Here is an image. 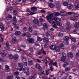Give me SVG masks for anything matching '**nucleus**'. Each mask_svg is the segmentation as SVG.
<instances>
[{
	"mask_svg": "<svg viewBox=\"0 0 79 79\" xmlns=\"http://www.w3.org/2000/svg\"><path fill=\"white\" fill-rule=\"evenodd\" d=\"M53 16V15L52 14L49 15L48 16H47V19L49 23H52V21H53V19L52 17Z\"/></svg>",
	"mask_w": 79,
	"mask_h": 79,
	"instance_id": "obj_1",
	"label": "nucleus"
},
{
	"mask_svg": "<svg viewBox=\"0 0 79 79\" xmlns=\"http://www.w3.org/2000/svg\"><path fill=\"white\" fill-rule=\"evenodd\" d=\"M61 20L60 19H58V20H57V22H55L54 21H53L52 22V24H54V25H52L53 27H55V28H58L56 26L57 25H58V23L59 22L61 21Z\"/></svg>",
	"mask_w": 79,
	"mask_h": 79,
	"instance_id": "obj_2",
	"label": "nucleus"
},
{
	"mask_svg": "<svg viewBox=\"0 0 79 79\" xmlns=\"http://www.w3.org/2000/svg\"><path fill=\"white\" fill-rule=\"evenodd\" d=\"M28 41L29 44H34V40L32 38H30L27 39Z\"/></svg>",
	"mask_w": 79,
	"mask_h": 79,
	"instance_id": "obj_3",
	"label": "nucleus"
},
{
	"mask_svg": "<svg viewBox=\"0 0 79 79\" xmlns=\"http://www.w3.org/2000/svg\"><path fill=\"white\" fill-rule=\"evenodd\" d=\"M24 73L26 74L27 75H29V68L26 67L25 68L24 70Z\"/></svg>",
	"mask_w": 79,
	"mask_h": 79,
	"instance_id": "obj_4",
	"label": "nucleus"
},
{
	"mask_svg": "<svg viewBox=\"0 0 79 79\" xmlns=\"http://www.w3.org/2000/svg\"><path fill=\"white\" fill-rule=\"evenodd\" d=\"M5 69L4 70V71L6 72H9L11 70V69L10 68V67L8 65H5Z\"/></svg>",
	"mask_w": 79,
	"mask_h": 79,
	"instance_id": "obj_5",
	"label": "nucleus"
},
{
	"mask_svg": "<svg viewBox=\"0 0 79 79\" xmlns=\"http://www.w3.org/2000/svg\"><path fill=\"white\" fill-rule=\"evenodd\" d=\"M36 68L37 69H40V71H42V69L40 67V65H39V64H37L35 65Z\"/></svg>",
	"mask_w": 79,
	"mask_h": 79,
	"instance_id": "obj_6",
	"label": "nucleus"
},
{
	"mask_svg": "<svg viewBox=\"0 0 79 79\" xmlns=\"http://www.w3.org/2000/svg\"><path fill=\"white\" fill-rule=\"evenodd\" d=\"M73 5L72 4H69L67 6V8L69 10H72L73 8Z\"/></svg>",
	"mask_w": 79,
	"mask_h": 79,
	"instance_id": "obj_7",
	"label": "nucleus"
},
{
	"mask_svg": "<svg viewBox=\"0 0 79 79\" xmlns=\"http://www.w3.org/2000/svg\"><path fill=\"white\" fill-rule=\"evenodd\" d=\"M7 20H11L12 19V15H9L6 18Z\"/></svg>",
	"mask_w": 79,
	"mask_h": 79,
	"instance_id": "obj_8",
	"label": "nucleus"
},
{
	"mask_svg": "<svg viewBox=\"0 0 79 79\" xmlns=\"http://www.w3.org/2000/svg\"><path fill=\"white\" fill-rule=\"evenodd\" d=\"M68 56L69 58H72V57H73V54L72 52H69L68 53Z\"/></svg>",
	"mask_w": 79,
	"mask_h": 79,
	"instance_id": "obj_9",
	"label": "nucleus"
},
{
	"mask_svg": "<svg viewBox=\"0 0 79 79\" xmlns=\"http://www.w3.org/2000/svg\"><path fill=\"white\" fill-rule=\"evenodd\" d=\"M56 52H58L60 51V48L59 46H57L55 48V49Z\"/></svg>",
	"mask_w": 79,
	"mask_h": 79,
	"instance_id": "obj_10",
	"label": "nucleus"
},
{
	"mask_svg": "<svg viewBox=\"0 0 79 79\" xmlns=\"http://www.w3.org/2000/svg\"><path fill=\"white\" fill-rule=\"evenodd\" d=\"M52 14V15H53V16H58L60 15V13L59 12H54Z\"/></svg>",
	"mask_w": 79,
	"mask_h": 79,
	"instance_id": "obj_11",
	"label": "nucleus"
},
{
	"mask_svg": "<svg viewBox=\"0 0 79 79\" xmlns=\"http://www.w3.org/2000/svg\"><path fill=\"white\" fill-rule=\"evenodd\" d=\"M74 27H75L76 29H78V28H79V24H78V23H76L74 25Z\"/></svg>",
	"mask_w": 79,
	"mask_h": 79,
	"instance_id": "obj_12",
	"label": "nucleus"
},
{
	"mask_svg": "<svg viewBox=\"0 0 79 79\" xmlns=\"http://www.w3.org/2000/svg\"><path fill=\"white\" fill-rule=\"evenodd\" d=\"M7 55V53L6 52H1V55L2 57H4V56H5L6 55Z\"/></svg>",
	"mask_w": 79,
	"mask_h": 79,
	"instance_id": "obj_13",
	"label": "nucleus"
},
{
	"mask_svg": "<svg viewBox=\"0 0 79 79\" xmlns=\"http://www.w3.org/2000/svg\"><path fill=\"white\" fill-rule=\"evenodd\" d=\"M73 14L74 15H73L74 18H77V17H79V15L78 14H76V13L73 12Z\"/></svg>",
	"mask_w": 79,
	"mask_h": 79,
	"instance_id": "obj_14",
	"label": "nucleus"
},
{
	"mask_svg": "<svg viewBox=\"0 0 79 79\" xmlns=\"http://www.w3.org/2000/svg\"><path fill=\"white\" fill-rule=\"evenodd\" d=\"M43 40L44 42H49L48 39L46 37L44 38L43 39Z\"/></svg>",
	"mask_w": 79,
	"mask_h": 79,
	"instance_id": "obj_15",
	"label": "nucleus"
},
{
	"mask_svg": "<svg viewBox=\"0 0 79 79\" xmlns=\"http://www.w3.org/2000/svg\"><path fill=\"white\" fill-rule=\"evenodd\" d=\"M33 22L34 23L36 24H39V21L36 19L33 20Z\"/></svg>",
	"mask_w": 79,
	"mask_h": 79,
	"instance_id": "obj_16",
	"label": "nucleus"
},
{
	"mask_svg": "<svg viewBox=\"0 0 79 79\" xmlns=\"http://www.w3.org/2000/svg\"><path fill=\"white\" fill-rule=\"evenodd\" d=\"M49 6L51 8H53L55 7V5L53 3H50L49 4Z\"/></svg>",
	"mask_w": 79,
	"mask_h": 79,
	"instance_id": "obj_17",
	"label": "nucleus"
},
{
	"mask_svg": "<svg viewBox=\"0 0 79 79\" xmlns=\"http://www.w3.org/2000/svg\"><path fill=\"white\" fill-rule=\"evenodd\" d=\"M64 40H66L68 41L69 40V37L68 36H65L64 37Z\"/></svg>",
	"mask_w": 79,
	"mask_h": 79,
	"instance_id": "obj_18",
	"label": "nucleus"
},
{
	"mask_svg": "<svg viewBox=\"0 0 79 79\" xmlns=\"http://www.w3.org/2000/svg\"><path fill=\"white\" fill-rule=\"evenodd\" d=\"M44 71H44L42 72L40 76V78H43V77H44Z\"/></svg>",
	"mask_w": 79,
	"mask_h": 79,
	"instance_id": "obj_19",
	"label": "nucleus"
},
{
	"mask_svg": "<svg viewBox=\"0 0 79 79\" xmlns=\"http://www.w3.org/2000/svg\"><path fill=\"white\" fill-rule=\"evenodd\" d=\"M37 77L36 75H34L33 76H31L29 79H34Z\"/></svg>",
	"mask_w": 79,
	"mask_h": 79,
	"instance_id": "obj_20",
	"label": "nucleus"
},
{
	"mask_svg": "<svg viewBox=\"0 0 79 79\" xmlns=\"http://www.w3.org/2000/svg\"><path fill=\"white\" fill-rule=\"evenodd\" d=\"M65 60H66V56H63L61 57V61L64 62L65 61Z\"/></svg>",
	"mask_w": 79,
	"mask_h": 79,
	"instance_id": "obj_21",
	"label": "nucleus"
},
{
	"mask_svg": "<svg viewBox=\"0 0 79 79\" xmlns=\"http://www.w3.org/2000/svg\"><path fill=\"white\" fill-rule=\"evenodd\" d=\"M0 28H1V30L4 31L5 29V27H4L3 25V24L2 23L0 24Z\"/></svg>",
	"mask_w": 79,
	"mask_h": 79,
	"instance_id": "obj_22",
	"label": "nucleus"
},
{
	"mask_svg": "<svg viewBox=\"0 0 79 79\" xmlns=\"http://www.w3.org/2000/svg\"><path fill=\"white\" fill-rule=\"evenodd\" d=\"M44 29H48V27L47 26V24L46 23H44Z\"/></svg>",
	"mask_w": 79,
	"mask_h": 79,
	"instance_id": "obj_23",
	"label": "nucleus"
},
{
	"mask_svg": "<svg viewBox=\"0 0 79 79\" xmlns=\"http://www.w3.org/2000/svg\"><path fill=\"white\" fill-rule=\"evenodd\" d=\"M55 46L54 45H52L50 47V48L51 50H54L55 49Z\"/></svg>",
	"mask_w": 79,
	"mask_h": 79,
	"instance_id": "obj_24",
	"label": "nucleus"
},
{
	"mask_svg": "<svg viewBox=\"0 0 79 79\" xmlns=\"http://www.w3.org/2000/svg\"><path fill=\"white\" fill-rule=\"evenodd\" d=\"M60 47L61 49H64V44L61 43L60 46Z\"/></svg>",
	"mask_w": 79,
	"mask_h": 79,
	"instance_id": "obj_25",
	"label": "nucleus"
},
{
	"mask_svg": "<svg viewBox=\"0 0 79 79\" xmlns=\"http://www.w3.org/2000/svg\"><path fill=\"white\" fill-rule=\"evenodd\" d=\"M19 57V56L17 54H15L14 57V59L15 60H18V58Z\"/></svg>",
	"mask_w": 79,
	"mask_h": 79,
	"instance_id": "obj_26",
	"label": "nucleus"
},
{
	"mask_svg": "<svg viewBox=\"0 0 79 79\" xmlns=\"http://www.w3.org/2000/svg\"><path fill=\"white\" fill-rule=\"evenodd\" d=\"M21 1V0H17L16 1L14 2V3L15 5H18L19 4L18 3H19V2Z\"/></svg>",
	"mask_w": 79,
	"mask_h": 79,
	"instance_id": "obj_27",
	"label": "nucleus"
},
{
	"mask_svg": "<svg viewBox=\"0 0 79 79\" xmlns=\"http://www.w3.org/2000/svg\"><path fill=\"white\" fill-rule=\"evenodd\" d=\"M37 39L38 41H39V42H41V41L42 40V38L39 36H37Z\"/></svg>",
	"mask_w": 79,
	"mask_h": 79,
	"instance_id": "obj_28",
	"label": "nucleus"
},
{
	"mask_svg": "<svg viewBox=\"0 0 79 79\" xmlns=\"http://www.w3.org/2000/svg\"><path fill=\"white\" fill-rule=\"evenodd\" d=\"M14 58V56H13L11 54H10L9 55V59H10V60H12L13 58Z\"/></svg>",
	"mask_w": 79,
	"mask_h": 79,
	"instance_id": "obj_29",
	"label": "nucleus"
},
{
	"mask_svg": "<svg viewBox=\"0 0 79 79\" xmlns=\"http://www.w3.org/2000/svg\"><path fill=\"white\" fill-rule=\"evenodd\" d=\"M33 64H34V61L33 60L28 61V64H29V65L31 66Z\"/></svg>",
	"mask_w": 79,
	"mask_h": 79,
	"instance_id": "obj_30",
	"label": "nucleus"
},
{
	"mask_svg": "<svg viewBox=\"0 0 79 79\" xmlns=\"http://www.w3.org/2000/svg\"><path fill=\"white\" fill-rule=\"evenodd\" d=\"M15 34L16 35H18L21 34V32L19 31H17L15 33Z\"/></svg>",
	"mask_w": 79,
	"mask_h": 79,
	"instance_id": "obj_31",
	"label": "nucleus"
},
{
	"mask_svg": "<svg viewBox=\"0 0 79 79\" xmlns=\"http://www.w3.org/2000/svg\"><path fill=\"white\" fill-rule=\"evenodd\" d=\"M3 41V39L2 35H0V42H2Z\"/></svg>",
	"mask_w": 79,
	"mask_h": 79,
	"instance_id": "obj_32",
	"label": "nucleus"
},
{
	"mask_svg": "<svg viewBox=\"0 0 79 79\" xmlns=\"http://www.w3.org/2000/svg\"><path fill=\"white\" fill-rule=\"evenodd\" d=\"M37 10V9L35 6H34L31 8V10H33V11H36Z\"/></svg>",
	"mask_w": 79,
	"mask_h": 79,
	"instance_id": "obj_33",
	"label": "nucleus"
},
{
	"mask_svg": "<svg viewBox=\"0 0 79 79\" xmlns=\"http://www.w3.org/2000/svg\"><path fill=\"white\" fill-rule=\"evenodd\" d=\"M18 66H19V67L22 68L23 67V66H24V64L22 63H19L18 64Z\"/></svg>",
	"mask_w": 79,
	"mask_h": 79,
	"instance_id": "obj_34",
	"label": "nucleus"
},
{
	"mask_svg": "<svg viewBox=\"0 0 79 79\" xmlns=\"http://www.w3.org/2000/svg\"><path fill=\"white\" fill-rule=\"evenodd\" d=\"M70 39L74 42H76V39L72 37H70Z\"/></svg>",
	"mask_w": 79,
	"mask_h": 79,
	"instance_id": "obj_35",
	"label": "nucleus"
},
{
	"mask_svg": "<svg viewBox=\"0 0 79 79\" xmlns=\"http://www.w3.org/2000/svg\"><path fill=\"white\" fill-rule=\"evenodd\" d=\"M58 36L59 37H62L63 36V34L62 33L60 32Z\"/></svg>",
	"mask_w": 79,
	"mask_h": 79,
	"instance_id": "obj_36",
	"label": "nucleus"
},
{
	"mask_svg": "<svg viewBox=\"0 0 79 79\" xmlns=\"http://www.w3.org/2000/svg\"><path fill=\"white\" fill-rule=\"evenodd\" d=\"M51 34V33H50V31H48L46 33V35L47 37H48V36H50Z\"/></svg>",
	"mask_w": 79,
	"mask_h": 79,
	"instance_id": "obj_37",
	"label": "nucleus"
},
{
	"mask_svg": "<svg viewBox=\"0 0 79 79\" xmlns=\"http://www.w3.org/2000/svg\"><path fill=\"white\" fill-rule=\"evenodd\" d=\"M63 5L64 6H68V2L65 1L63 2Z\"/></svg>",
	"mask_w": 79,
	"mask_h": 79,
	"instance_id": "obj_38",
	"label": "nucleus"
},
{
	"mask_svg": "<svg viewBox=\"0 0 79 79\" xmlns=\"http://www.w3.org/2000/svg\"><path fill=\"white\" fill-rule=\"evenodd\" d=\"M33 32L34 35H37L39 34L38 31H34Z\"/></svg>",
	"mask_w": 79,
	"mask_h": 79,
	"instance_id": "obj_39",
	"label": "nucleus"
},
{
	"mask_svg": "<svg viewBox=\"0 0 79 79\" xmlns=\"http://www.w3.org/2000/svg\"><path fill=\"white\" fill-rule=\"evenodd\" d=\"M45 60H46L47 61H48V62H50V60L48 57H45Z\"/></svg>",
	"mask_w": 79,
	"mask_h": 79,
	"instance_id": "obj_40",
	"label": "nucleus"
},
{
	"mask_svg": "<svg viewBox=\"0 0 79 79\" xmlns=\"http://www.w3.org/2000/svg\"><path fill=\"white\" fill-rule=\"evenodd\" d=\"M66 29H68V30H70L71 29V26L70 25L67 26L66 27Z\"/></svg>",
	"mask_w": 79,
	"mask_h": 79,
	"instance_id": "obj_41",
	"label": "nucleus"
},
{
	"mask_svg": "<svg viewBox=\"0 0 79 79\" xmlns=\"http://www.w3.org/2000/svg\"><path fill=\"white\" fill-rule=\"evenodd\" d=\"M7 78L9 79H13V75H10L7 77Z\"/></svg>",
	"mask_w": 79,
	"mask_h": 79,
	"instance_id": "obj_42",
	"label": "nucleus"
},
{
	"mask_svg": "<svg viewBox=\"0 0 79 79\" xmlns=\"http://www.w3.org/2000/svg\"><path fill=\"white\" fill-rule=\"evenodd\" d=\"M12 41L13 42V43H15V42H16V38H13L12 40Z\"/></svg>",
	"mask_w": 79,
	"mask_h": 79,
	"instance_id": "obj_43",
	"label": "nucleus"
},
{
	"mask_svg": "<svg viewBox=\"0 0 79 79\" xmlns=\"http://www.w3.org/2000/svg\"><path fill=\"white\" fill-rule=\"evenodd\" d=\"M62 15L63 16H66V14H67V13H66V12H62Z\"/></svg>",
	"mask_w": 79,
	"mask_h": 79,
	"instance_id": "obj_44",
	"label": "nucleus"
},
{
	"mask_svg": "<svg viewBox=\"0 0 79 79\" xmlns=\"http://www.w3.org/2000/svg\"><path fill=\"white\" fill-rule=\"evenodd\" d=\"M35 13L34 12H31L30 14L27 13V16H29V15H34Z\"/></svg>",
	"mask_w": 79,
	"mask_h": 79,
	"instance_id": "obj_45",
	"label": "nucleus"
},
{
	"mask_svg": "<svg viewBox=\"0 0 79 79\" xmlns=\"http://www.w3.org/2000/svg\"><path fill=\"white\" fill-rule=\"evenodd\" d=\"M13 21L16 22H17V19H16V17H15L13 18Z\"/></svg>",
	"mask_w": 79,
	"mask_h": 79,
	"instance_id": "obj_46",
	"label": "nucleus"
},
{
	"mask_svg": "<svg viewBox=\"0 0 79 79\" xmlns=\"http://www.w3.org/2000/svg\"><path fill=\"white\" fill-rule=\"evenodd\" d=\"M14 75H15V76H18L19 75V73L18 72H15L14 73Z\"/></svg>",
	"mask_w": 79,
	"mask_h": 79,
	"instance_id": "obj_47",
	"label": "nucleus"
},
{
	"mask_svg": "<svg viewBox=\"0 0 79 79\" xmlns=\"http://www.w3.org/2000/svg\"><path fill=\"white\" fill-rule=\"evenodd\" d=\"M53 65L54 66H56V67H58V65H57V63L56 62L53 63Z\"/></svg>",
	"mask_w": 79,
	"mask_h": 79,
	"instance_id": "obj_48",
	"label": "nucleus"
},
{
	"mask_svg": "<svg viewBox=\"0 0 79 79\" xmlns=\"http://www.w3.org/2000/svg\"><path fill=\"white\" fill-rule=\"evenodd\" d=\"M53 60H52L50 62L49 64V65L50 66H52V64H53Z\"/></svg>",
	"mask_w": 79,
	"mask_h": 79,
	"instance_id": "obj_49",
	"label": "nucleus"
},
{
	"mask_svg": "<svg viewBox=\"0 0 79 79\" xmlns=\"http://www.w3.org/2000/svg\"><path fill=\"white\" fill-rule=\"evenodd\" d=\"M29 31H30V32H32V28L31 27H29Z\"/></svg>",
	"mask_w": 79,
	"mask_h": 79,
	"instance_id": "obj_50",
	"label": "nucleus"
},
{
	"mask_svg": "<svg viewBox=\"0 0 79 79\" xmlns=\"http://www.w3.org/2000/svg\"><path fill=\"white\" fill-rule=\"evenodd\" d=\"M4 48L6 50H8L9 48V47L6 46V47H4Z\"/></svg>",
	"mask_w": 79,
	"mask_h": 79,
	"instance_id": "obj_51",
	"label": "nucleus"
},
{
	"mask_svg": "<svg viewBox=\"0 0 79 79\" xmlns=\"http://www.w3.org/2000/svg\"><path fill=\"white\" fill-rule=\"evenodd\" d=\"M37 55H41L42 54V52L40 51H39L37 52Z\"/></svg>",
	"mask_w": 79,
	"mask_h": 79,
	"instance_id": "obj_52",
	"label": "nucleus"
},
{
	"mask_svg": "<svg viewBox=\"0 0 79 79\" xmlns=\"http://www.w3.org/2000/svg\"><path fill=\"white\" fill-rule=\"evenodd\" d=\"M17 14V10H15L14 11V15H16Z\"/></svg>",
	"mask_w": 79,
	"mask_h": 79,
	"instance_id": "obj_53",
	"label": "nucleus"
},
{
	"mask_svg": "<svg viewBox=\"0 0 79 79\" xmlns=\"http://www.w3.org/2000/svg\"><path fill=\"white\" fill-rule=\"evenodd\" d=\"M66 25L68 26H70V22H67L66 23Z\"/></svg>",
	"mask_w": 79,
	"mask_h": 79,
	"instance_id": "obj_54",
	"label": "nucleus"
},
{
	"mask_svg": "<svg viewBox=\"0 0 79 79\" xmlns=\"http://www.w3.org/2000/svg\"><path fill=\"white\" fill-rule=\"evenodd\" d=\"M29 49L31 52H34V50H33V49H32V48L31 47Z\"/></svg>",
	"mask_w": 79,
	"mask_h": 79,
	"instance_id": "obj_55",
	"label": "nucleus"
},
{
	"mask_svg": "<svg viewBox=\"0 0 79 79\" xmlns=\"http://www.w3.org/2000/svg\"><path fill=\"white\" fill-rule=\"evenodd\" d=\"M79 8V3L77 4L75 6L76 9H77V8Z\"/></svg>",
	"mask_w": 79,
	"mask_h": 79,
	"instance_id": "obj_56",
	"label": "nucleus"
},
{
	"mask_svg": "<svg viewBox=\"0 0 79 79\" xmlns=\"http://www.w3.org/2000/svg\"><path fill=\"white\" fill-rule=\"evenodd\" d=\"M67 14L68 15H72V14H73V12H69L67 13Z\"/></svg>",
	"mask_w": 79,
	"mask_h": 79,
	"instance_id": "obj_57",
	"label": "nucleus"
},
{
	"mask_svg": "<svg viewBox=\"0 0 79 79\" xmlns=\"http://www.w3.org/2000/svg\"><path fill=\"white\" fill-rule=\"evenodd\" d=\"M60 2L58 1H56V5H60Z\"/></svg>",
	"mask_w": 79,
	"mask_h": 79,
	"instance_id": "obj_58",
	"label": "nucleus"
},
{
	"mask_svg": "<svg viewBox=\"0 0 79 79\" xmlns=\"http://www.w3.org/2000/svg\"><path fill=\"white\" fill-rule=\"evenodd\" d=\"M53 20H54V21H56V20H58V18H56V17H55V18H54L53 19Z\"/></svg>",
	"mask_w": 79,
	"mask_h": 79,
	"instance_id": "obj_59",
	"label": "nucleus"
},
{
	"mask_svg": "<svg viewBox=\"0 0 79 79\" xmlns=\"http://www.w3.org/2000/svg\"><path fill=\"white\" fill-rule=\"evenodd\" d=\"M6 45L7 47H10V44H9V43H8V42H7L6 43Z\"/></svg>",
	"mask_w": 79,
	"mask_h": 79,
	"instance_id": "obj_60",
	"label": "nucleus"
},
{
	"mask_svg": "<svg viewBox=\"0 0 79 79\" xmlns=\"http://www.w3.org/2000/svg\"><path fill=\"white\" fill-rule=\"evenodd\" d=\"M76 55H77V57H76L77 58H79V52H78L77 53Z\"/></svg>",
	"mask_w": 79,
	"mask_h": 79,
	"instance_id": "obj_61",
	"label": "nucleus"
},
{
	"mask_svg": "<svg viewBox=\"0 0 79 79\" xmlns=\"http://www.w3.org/2000/svg\"><path fill=\"white\" fill-rule=\"evenodd\" d=\"M27 28L26 27H24L23 28V31H27Z\"/></svg>",
	"mask_w": 79,
	"mask_h": 79,
	"instance_id": "obj_62",
	"label": "nucleus"
},
{
	"mask_svg": "<svg viewBox=\"0 0 79 79\" xmlns=\"http://www.w3.org/2000/svg\"><path fill=\"white\" fill-rule=\"evenodd\" d=\"M65 71H69V70H70V68L69 67L66 68L65 69Z\"/></svg>",
	"mask_w": 79,
	"mask_h": 79,
	"instance_id": "obj_63",
	"label": "nucleus"
},
{
	"mask_svg": "<svg viewBox=\"0 0 79 79\" xmlns=\"http://www.w3.org/2000/svg\"><path fill=\"white\" fill-rule=\"evenodd\" d=\"M0 61L2 62V63H3L4 61L3 60V59L2 58H0Z\"/></svg>",
	"mask_w": 79,
	"mask_h": 79,
	"instance_id": "obj_64",
	"label": "nucleus"
}]
</instances>
